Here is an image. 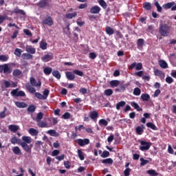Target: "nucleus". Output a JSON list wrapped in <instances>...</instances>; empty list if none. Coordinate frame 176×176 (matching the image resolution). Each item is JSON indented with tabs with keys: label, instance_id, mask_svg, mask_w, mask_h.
Wrapping results in <instances>:
<instances>
[{
	"label": "nucleus",
	"instance_id": "1",
	"mask_svg": "<svg viewBox=\"0 0 176 176\" xmlns=\"http://www.w3.org/2000/svg\"><path fill=\"white\" fill-rule=\"evenodd\" d=\"M171 32V28L167 23H161L159 26V34L161 36H168Z\"/></svg>",
	"mask_w": 176,
	"mask_h": 176
},
{
	"label": "nucleus",
	"instance_id": "2",
	"mask_svg": "<svg viewBox=\"0 0 176 176\" xmlns=\"http://www.w3.org/2000/svg\"><path fill=\"white\" fill-rule=\"evenodd\" d=\"M25 87L30 94H34V97H36V98H38V100H45L43 95L39 92H36V89L31 86L29 82L25 84Z\"/></svg>",
	"mask_w": 176,
	"mask_h": 176
},
{
	"label": "nucleus",
	"instance_id": "3",
	"mask_svg": "<svg viewBox=\"0 0 176 176\" xmlns=\"http://www.w3.org/2000/svg\"><path fill=\"white\" fill-rule=\"evenodd\" d=\"M5 74L6 75H8L9 74H12V68L9 67L8 64H3L0 65V74Z\"/></svg>",
	"mask_w": 176,
	"mask_h": 176
},
{
	"label": "nucleus",
	"instance_id": "4",
	"mask_svg": "<svg viewBox=\"0 0 176 176\" xmlns=\"http://www.w3.org/2000/svg\"><path fill=\"white\" fill-rule=\"evenodd\" d=\"M140 145H142V146L140 147V151H149V148H151V146H152V143L149 142H146L144 140H140Z\"/></svg>",
	"mask_w": 176,
	"mask_h": 176
},
{
	"label": "nucleus",
	"instance_id": "5",
	"mask_svg": "<svg viewBox=\"0 0 176 176\" xmlns=\"http://www.w3.org/2000/svg\"><path fill=\"white\" fill-rule=\"evenodd\" d=\"M20 145L22 149H23L25 152H27V153H31L32 147L34 146V145L30 143H20Z\"/></svg>",
	"mask_w": 176,
	"mask_h": 176
},
{
	"label": "nucleus",
	"instance_id": "6",
	"mask_svg": "<svg viewBox=\"0 0 176 176\" xmlns=\"http://www.w3.org/2000/svg\"><path fill=\"white\" fill-rule=\"evenodd\" d=\"M10 94L13 97H25V92H24L23 91H19V88L13 89L10 92Z\"/></svg>",
	"mask_w": 176,
	"mask_h": 176
},
{
	"label": "nucleus",
	"instance_id": "7",
	"mask_svg": "<svg viewBox=\"0 0 176 176\" xmlns=\"http://www.w3.org/2000/svg\"><path fill=\"white\" fill-rule=\"evenodd\" d=\"M30 86L32 87H41L42 86V82L41 80H38L36 82V80L35 79L34 77H30Z\"/></svg>",
	"mask_w": 176,
	"mask_h": 176
},
{
	"label": "nucleus",
	"instance_id": "8",
	"mask_svg": "<svg viewBox=\"0 0 176 176\" xmlns=\"http://www.w3.org/2000/svg\"><path fill=\"white\" fill-rule=\"evenodd\" d=\"M135 68L136 71H141L142 69V63L137 62H133L131 65L129 67V69H134Z\"/></svg>",
	"mask_w": 176,
	"mask_h": 176
},
{
	"label": "nucleus",
	"instance_id": "9",
	"mask_svg": "<svg viewBox=\"0 0 176 176\" xmlns=\"http://www.w3.org/2000/svg\"><path fill=\"white\" fill-rule=\"evenodd\" d=\"M76 142H77L78 145L79 146H85V145H89L90 144V140L85 138V139H77L76 140Z\"/></svg>",
	"mask_w": 176,
	"mask_h": 176
},
{
	"label": "nucleus",
	"instance_id": "10",
	"mask_svg": "<svg viewBox=\"0 0 176 176\" xmlns=\"http://www.w3.org/2000/svg\"><path fill=\"white\" fill-rule=\"evenodd\" d=\"M36 6L40 9L46 8V6H49V0H40Z\"/></svg>",
	"mask_w": 176,
	"mask_h": 176
},
{
	"label": "nucleus",
	"instance_id": "11",
	"mask_svg": "<svg viewBox=\"0 0 176 176\" xmlns=\"http://www.w3.org/2000/svg\"><path fill=\"white\" fill-rule=\"evenodd\" d=\"M42 23L45 25H48L49 27H52V25H53V24H54L53 19L52 18V16H48V17L45 18L42 21Z\"/></svg>",
	"mask_w": 176,
	"mask_h": 176
},
{
	"label": "nucleus",
	"instance_id": "12",
	"mask_svg": "<svg viewBox=\"0 0 176 176\" xmlns=\"http://www.w3.org/2000/svg\"><path fill=\"white\" fill-rule=\"evenodd\" d=\"M89 12L91 14H98L101 12V8L98 6H94L90 8Z\"/></svg>",
	"mask_w": 176,
	"mask_h": 176
},
{
	"label": "nucleus",
	"instance_id": "13",
	"mask_svg": "<svg viewBox=\"0 0 176 176\" xmlns=\"http://www.w3.org/2000/svg\"><path fill=\"white\" fill-rule=\"evenodd\" d=\"M41 60L44 63H49V61H50L51 60H53V54L50 53V54L44 55L43 57H41Z\"/></svg>",
	"mask_w": 176,
	"mask_h": 176
},
{
	"label": "nucleus",
	"instance_id": "14",
	"mask_svg": "<svg viewBox=\"0 0 176 176\" xmlns=\"http://www.w3.org/2000/svg\"><path fill=\"white\" fill-rule=\"evenodd\" d=\"M144 130H145V126L141 124L135 128V133L138 135H142L144 134Z\"/></svg>",
	"mask_w": 176,
	"mask_h": 176
},
{
	"label": "nucleus",
	"instance_id": "15",
	"mask_svg": "<svg viewBox=\"0 0 176 176\" xmlns=\"http://www.w3.org/2000/svg\"><path fill=\"white\" fill-rule=\"evenodd\" d=\"M25 52L29 54H35L36 53V50L32 47V45H26Z\"/></svg>",
	"mask_w": 176,
	"mask_h": 176
},
{
	"label": "nucleus",
	"instance_id": "16",
	"mask_svg": "<svg viewBox=\"0 0 176 176\" xmlns=\"http://www.w3.org/2000/svg\"><path fill=\"white\" fill-rule=\"evenodd\" d=\"M22 141L21 144H31L32 142V138L30 136L24 135L22 137Z\"/></svg>",
	"mask_w": 176,
	"mask_h": 176
},
{
	"label": "nucleus",
	"instance_id": "17",
	"mask_svg": "<svg viewBox=\"0 0 176 176\" xmlns=\"http://www.w3.org/2000/svg\"><path fill=\"white\" fill-rule=\"evenodd\" d=\"M8 129L12 133H16L17 131L20 129V126L19 125L10 124L8 126Z\"/></svg>",
	"mask_w": 176,
	"mask_h": 176
},
{
	"label": "nucleus",
	"instance_id": "18",
	"mask_svg": "<svg viewBox=\"0 0 176 176\" xmlns=\"http://www.w3.org/2000/svg\"><path fill=\"white\" fill-rule=\"evenodd\" d=\"M15 105L17 107V108H27L28 107V104L25 103V102H15Z\"/></svg>",
	"mask_w": 176,
	"mask_h": 176
},
{
	"label": "nucleus",
	"instance_id": "19",
	"mask_svg": "<svg viewBox=\"0 0 176 176\" xmlns=\"http://www.w3.org/2000/svg\"><path fill=\"white\" fill-rule=\"evenodd\" d=\"M89 118L92 119V120H96L98 118V111H93L89 113Z\"/></svg>",
	"mask_w": 176,
	"mask_h": 176
},
{
	"label": "nucleus",
	"instance_id": "20",
	"mask_svg": "<svg viewBox=\"0 0 176 176\" xmlns=\"http://www.w3.org/2000/svg\"><path fill=\"white\" fill-rule=\"evenodd\" d=\"M37 125L38 126V127H41V129L50 127V126H49L47 123L45 121H38L37 122Z\"/></svg>",
	"mask_w": 176,
	"mask_h": 176
},
{
	"label": "nucleus",
	"instance_id": "21",
	"mask_svg": "<svg viewBox=\"0 0 176 176\" xmlns=\"http://www.w3.org/2000/svg\"><path fill=\"white\" fill-rule=\"evenodd\" d=\"M131 107H133L138 112H141L142 111V108L140 107V105L135 102H131Z\"/></svg>",
	"mask_w": 176,
	"mask_h": 176
},
{
	"label": "nucleus",
	"instance_id": "22",
	"mask_svg": "<svg viewBox=\"0 0 176 176\" xmlns=\"http://www.w3.org/2000/svg\"><path fill=\"white\" fill-rule=\"evenodd\" d=\"M10 142L11 144H13V145H16V144H18V145H20V144H21V140L16 138V136H14L11 138Z\"/></svg>",
	"mask_w": 176,
	"mask_h": 176
},
{
	"label": "nucleus",
	"instance_id": "23",
	"mask_svg": "<svg viewBox=\"0 0 176 176\" xmlns=\"http://www.w3.org/2000/svg\"><path fill=\"white\" fill-rule=\"evenodd\" d=\"M144 43H145V41L144 40V38L138 39V41H137L138 49H141V47H143Z\"/></svg>",
	"mask_w": 176,
	"mask_h": 176
},
{
	"label": "nucleus",
	"instance_id": "24",
	"mask_svg": "<svg viewBox=\"0 0 176 176\" xmlns=\"http://www.w3.org/2000/svg\"><path fill=\"white\" fill-rule=\"evenodd\" d=\"M65 75L68 80H74V79H75V75L71 72H67Z\"/></svg>",
	"mask_w": 176,
	"mask_h": 176
},
{
	"label": "nucleus",
	"instance_id": "25",
	"mask_svg": "<svg viewBox=\"0 0 176 176\" xmlns=\"http://www.w3.org/2000/svg\"><path fill=\"white\" fill-rule=\"evenodd\" d=\"M33 57L34 56L31 54L23 53L22 54V58L23 60H32Z\"/></svg>",
	"mask_w": 176,
	"mask_h": 176
},
{
	"label": "nucleus",
	"instance_id": "26",
	"mask_svg": "<svg viewBox=\"0 0 176 176\" xmlns=\"http://www.w3.org/2000/svg\"><path fill=\"white\" fill-rule=\"evenodd\" d=\"M154 74L155 75V76H159V78H164V73H163V72H162V70H159V69H155L154 71Z\"/></svg>",
	"mask_w": 176,
	"mask_h": 176
},
{
	"label": "nucleus",
	"instance_id": "27",
	"mask_svg": "<svg viewBox=\"0 0 176 176\" xmlns=\"http://www.w3.org/2000/svg\"><path fill=\"white\" fill-rule=\"evenodd\" d=\"M126 105V102H124V100L118 102L116 104V108L117 109V111H119L120 109V108H123V107H124Z\"/></svg>",
	"mask_w": 176,
	"mask_h": 176
},
{
	"label": "nucleus",
	"instance_id": "28",
	"mask_svg": "<svg viewBox=\"0 0 176 176\" xmlns=\"http://www.w3.org/2000/svg\"><path fill=\"white\" fill-rule=\"evenodd\" d=\"M12 152L14 155H21V150L20 149V147L17 146L12 147Z\"/></svg>",
	"mask_w": 176,
	"mask_h": 176
},
{
	"label": "nucleus",
	"instance_id": "29",
	"mask_svg": "<svg viewBox=\"0 0 176 176\" xmlns=\"http://www.w3.org/2000/svg\"><path fill=\"white\" fill-rule=\"evenodd\" d=\"M160 67L161 68H164L166 69V68H168V65L167 64V62L163 60H161L159 61Z\"/></svg>",
	"mask_w": 176,
	"mask_h": 176
},
{
	"label": "nucleus",
	"instance_id": "30",
	"mask_svg": "<svg viewBox=\"0 0 176 176\" xmlns=\"http://www.w3.org/2000/svg\"><path fill=\"white\" fill-rule=\"evenodd\" d=\"M174 5H175V2L173 1L164 4L163 8L164 9H171Z\"/></svg>",
	"mask_w": 176,
	"mask_h": 176
},
{
	"label": "nucleus",
	"instance_id": "31",
	"mask_svg": "<svg viewBox=\"0 0 176 176\" xmlns=\"http://www.w3.org/2000/svg\"><path fill=\"white\" fill-rule=\"evenodd\" d=\"M78 16V13L76 12H74L73 13H67L65 14L66 19H69L71 20V19H74V17H76Z\"/></svg>",
	"mask_w": 176,
	"mask_h": 176
},
{
	"label": "nucleus",
	"instance_id": "32",
	"mask_svg": "<svg viewBox=\"0 0 176 176\" xmlns=\"http://www.w3.org/2000/svg\"><path fill=\"white\" fill-rule=\"evenodd\" d=\"M140 98L142 100V101H149L151 96L148 94H142Z\"/></svg>",
	"mask_w": 176,
	"mask_h": 176
},
{
	"label": "nucleus",
	"instance_id": "33",
	"mask_svg": "<svg viewBox=\"0 0 176 176\" xmlns=\"http://www.w3.org/2000/svg\"><path fill=\"white\" fill-rule=\"evenodd\" d=\"M103 164H113V160L112 158H107L102 160Z\"/></svg>",
	"mask_w": 176,
	"mask_h": 176
},
{
	"label": "nucleus",
	"instance_id": "34",
	"mask_svg": "<svg viewBox=\"0 0 176 176\" xmlns=\"http://www.w3.org/2000/svg\"><path fill=\"white\" fill-rule=\"evenodd\" d=\"M105 32L107 34V35H113V34L115 33L112 28L109 26L106 27Z\"/></svg>",
	"mask_w": 176,
	"mask_h": 176
},
{
	"label": "nucleus",
	"instance_id": "35",
	"mask_svg": "<svg viewBox=\"0 0 176 176\" xmlns=\"http://www.w3.org/2000/svg\"><path fill=\"white\" fill-rule=\"evenodd\" d=\"M143 8L145 10H151V9H152V4L149 2H145L143 3Z\"/></svg>",
	"mask_w": 176,
	"mask_h": 176
},
{
	"label": "nucleus",
	"instance_id": "36",
	"mask_svg": "<svg viewBox=\"0 0 176 176\" xmlns=\"http://www.w3.org/2000/svg\"><path fill=\"white\" fill-rule=\"evenodd\" d=\"M52 76H54V78H56V79L61 78V74H60V72H58V70H54L52 72Z\"/></svg>",
	"mask_w": 176,
	"mask_h": 176
},
{
	"label": "nucleus",
	"instance_id": "37",
	"mask_svg": "<svg viewBox=\"0 0 176 176\" xmlns=\"http://www.w3.org/2000/svg\"><path fill=\"white\" fill-rule=\"evenodd\" d=\"M146 127L148 129H151V130H157V127H156V125L152 122H147L146 124Z\"/></svg>",
	"mask_w": 176,
	"mask_h": 176
},
{
	"label": "nucleus",
	"instance_id": "38",
	"mask_svg": "<svg viewBox=\"0 0 176 176\" xmlns=\"http://www.w3.org/2000/svg\"><path fill=\"white\" fill-rule=\"evenodd\" d=\"M13 12L15 13V14H22V16H25V12H24V10H20L19 8H15Z\"/></svg>",
	"mask_w": 176,
	"mask_h": 176
},
{
	"label": "nucleus",
	"instance_id": "39",
	"mask_svg": "<svg viewBox=\"0 0 176 176\" xmlns=\"http://www.w3.org/2000/svg\"><path fill=\"white\" fill-rule=\"evenodd\" d=\"M99 126H104V127H107V126H108V121H107V120L105 119H101L99 120Z\"/></svg>",
	"mask_w": 176,
	"mask_h": 176
},
{
	"label": "nucleus",
	"instance_id": "40",
	"mask_svg": "<svg viewBox=\"0 0 176 176\" xmlns=\"http://www.w3.org/2000/svg\"><path fill=\"white\" fill-rule=\"evenodd\" d=\"M42 119H43V113L39 112L38 113H37L35 120L38 123V122H41Z\"/></svg>",
	"mask_w": 176,
	"mask_h": 176
},
{
	"label": "nucleus",
	"instance_id": "41",
	"mask_svg": "<svg viewBox=\"0 0 176 176\" xmlns=\"http://www.w3.org/2000/svg\"><path fill=\"white\" fill-rule=\"evenodd\" d=\"M146 173H147V174H148V175H151V176H157V175H159V173L153 169L148 170L146 171Z\"/></svg>",
	"mask_w": 176,
	"mask_h": 176
},
{
	"label": "nucleus",
	"instance_id": "42",
	"mask_svg": "<svg viewBox=\"0 0 176 176\" xmlns=\"http://www.w3.org/2000/svg\"><path fill=\"white\" fill-rule=\"evenodd\" d=\"M104 96L109 97L113 94V91L111 89H107L104 90Z\"/></svg>",
	"mask_w": 176,
	"mask_h": 176
},
{
	"label": "nucleus",
	"instance_id": "43",
	"mask_svg": "<svg viewBox=\"0 0 176 176\" xmlns=\"http://www.w3.org/2000/svg\"><path fill=\"white\" fill-rule=\"evenodd\" d=\"M38 131L34 128H30L29 129V133L31 134L32 136L38 135Z\"/></svg>",
	"mask_w": 176,
	"mask_h": 176
},
{
	"label": "nucleus",
	"instance_id": "44",
	"mask_svg": "<svg viewBox=\"0 0 176 176\" xmlns=\"http://www.w3.org/2000/svg\"><path fill=\"white\" fill-rule=\"evenodd\" d=\"M40 47L42 49V50H46V49H47V43L41 41L40 43Z\"/></svg>",
	"mask_w": 176,
	"mask_h": 176
},
{
	"label": "nucleus",
	"instance_id": "45",
	"mask_svg": "<svg viewBox=\"0 0 176 176\" xmlns=\"http://www.w3.org/2000/svg\"><path fill=\"white\" fill-rule=\"evenodd\" d=\"M21 53H23V50L16 48L14 52V54L16 56V57H21Z\"/></svg>",
	"mask_w": 176,
	"mask_h": 176
},
{
	"label": "nucleus",
	"instance_id": "46",
	"mask_svg": "<svg viewBox=\"0 0 176 176\" xmlns=\"http://www.w3.org/2000/svg\"><path fill=\"white\" fill-rule=\"evenodd\" d=\"M53 69H52V67H45L43 69V72L45 74V75H50V74H52Z\"/></svg>",
	"mask_w": 176,
	"mask_h": 176
},
{
	"label": "nucleus",
	"instance_id": "47",
	"mask_svg": "<svg viewBox=\"0 0 176 176\" xmlns=\"http://www.w3.org/2000/svg\"><path fill=\"white\" fill-rule=\"evenodd\" d=\"M21 74H23V72L19 69H14L12 72L13 76H16V77L20 76Z\"/></svg>",
	"mask_w": 176,
	"mask_h": 176
},
{
	"label": "nucleus",
	"instance_id": "48",
	"mask_svg": "<svg viewBox=\"0 0 176 176\" xmlns=\"http://www.w3.org/2000/svg\"><path fill=\"white\" fill-rule=\"evenodd\" d=\"M43 97H44V100H46L47 97H49V94H50V90L45 89L43 92Z\"/></svg>",
	"mask_w": 176,
	"mask_h": 176
},
{
	"label": "nucleus",
	"instance_id": "49",
	"mask_svg": "<svg viewBox=\"0 0 176 176\" xmlns=\"http://www.w3.org/2000/svg\"><path fill=\"white\" fill-rule=\"evenodd\" d=\"M110 85L111 87H118V86H119V80H111L110 82Z\"/></svg>",
	"mask_w": 176,
	"mask_h": 176
},
{
	"label": "nucleus",
	"instance_id": "50",
	"mask_svg": "<svg viewBox=\"0 0 176 176\" xmlns=\"http://www.w3.org/2000/svg\"><path fill=\"white\" fill-rule=\"evenodd\" d=\"M78 156L80 160H85V155H83V151H82V150H78Z\"/></svg>",
	"mask_w": 176,
	"mask_h": 176
},
{
	"label": "nucleus",
	"instance_id": "51",
	"mask_svg": "<svg viewBox=\"0 0 176 176\" xmlns=\"http://www.w3.org/2000/svg\"><path fill=\"white\" fill-rule=\"evenodd\" d=\"M36 110V107H35V105L34 104H30L28 107V112H35Z\"/></svg>",
	"mask_w": 176,
	"mask_h": 176
},
{
	"label": "nucleus",
	"instance_id": "52",
	"mask_svg": "<svg viewBox=\"0 0 176 176\" xmlns=\"http://www.w3.org/2000/svg\"><path fill=\"white\" fill-rule=\"evenodd\" d=\"M71 116H71V113H69V112H66L62 116L61 118L67 120L68 119H71Z\"/></svg>",
	"mask_w": 176,
	"mask_h": 176
},
{
	"label": "nucleus",
	"instance_id": "53",
	"mask_svg": "<svg viewBox=\"0 0 176 176\" xmlns=\"http://www.w3.org/2000/svg\"><path fill=\"white\" fill-rule=\"evenodd\" d=\"M154 5L155 6H156L157 12L161 13V12L163 10V8H162V6H160L159 1H155Z\"/></svg>",
	"mask_w": 176,
	"mask_h": 176
},
{
	"label": "nucleus",
	"instance_id": "54",
	"mask_svg": "<svg viewBox=\"0 0 176 176\" xmlns=\"http://www.w3.org/2000/svg\"><path fill=\"white\" fill-rule=\"evenodd\" d=\"M98 2H99V5H100V6H102V8H103V9H107L108 5L105 2V1L100 0Z\"/></svg>",
	"mask_w": 176,
	"mask_h": 176
},
{
	"label": "nucleus",
	"instance_id": "55",
	"mask_svg": "<svg viewBox=\"0 0 176 176\" xmlns=\"http://www.w3.org/2000/svg\"><path fill=\"white\" fill-rule=\"evenodd\" d=\"M73 74H74V75H78V76H83V72L78 69H74Z\"/></svg>",
	"mask_w": 176,
	"mask_h": 176
},
{
	"label": "nucleus",
	"instance_id": "56",
	"mask_svg": "<svg viewBox=\"0 0 176 176\" xmlns=\"http://www.w3.org/2000/svg\"><path fill=\"white\" fill-rule=\"evenodd\" d=\"M140 94H141V89L138 87H135L133 90V95L140 96Z\"/></svg>",
	"mask_w": 176,
	"mask_h": 176
},
{
	"label": "nucleus",
	"instance_id": "57",
	"mask_svg": "<svg viewBox=\"0 0 176 176\" xmlns=\"http://www.w3.org/2000/svg\"><path fill=\"white\" fill-rule=\"evenodd\" d=\"M140 166H145L146 164H148V163H149V160H145L143 157L140 158Z\"/></svg>",
	"mask_w": 176,
	"mask_h": 176
},
{
	"label": "nucleus",
	"instance_id": "58",
	"mask_svg": "<svg viewBox=\"0 0 176 176\" xmlns=\"http://www.w3.org/2000/svg\"><path fill=\"white\" fill-rule=\"evenodd\" d=\"M6 107H4L3 111L0 112V119H4V118H6Z\"/></svg>",
	"mask_w": 176,
	"mask_h": 176
},
{
	"label": "nucleus",
	"instance_id": "59",
	"mask_svg": "<svg viewBox=\"0 0 176 176\" xmlns=\"http://www.w3.org/2000/svg\"><path fill=\"white\" fill-rule=\"evenodd\" d=\"M166 83L171 85V83H173V82H174V79H173V78H171L170 76H168L166 78Z\"/></svg>",
	"mask_w": 176,
	"mask_h": 176
},
{
	"label": "nucleus",
	"instance_id": "60",
	"mask_svg": "<svg viewBox=\"0 0 176 176\" xmlns=\"http://www.w3.org/2000/svg\"><path fill=\"white\" fill-rule=\"evenodd\" d=\"M23 32L25 35H28V36H32V33L28 29L23 30Z\"/></svg>",
	"mask_w": 176,
	"mask_h": 176
},
{
	"label": "nucleus",
	"instance_id": "61",
	"mask_svg": "<svg viewBox=\"0 0 176 176\" xmlns=\"http://www.w3.org/2000/svg\"><path fill=\"white\" fill-rule=\"evenodd\" d=\"M3 83H4V86H5L6 89H8V87H10V86H11V82L6 80H3Z\"/></svg>",
	"mask_w": 176,
	"mask_h": 176
},
{
	"label": "nucleus",
	"instance_id": "62",
	"mask_svg": "<svg viewBox=\"0 0 176 176\" xmlns=\"http://www.w3.org/2000/svg\"><path fill=\"white\" fill-rule=\"evenodd\" d=\"M109 156V151H104L101 155V157H108Z\"/></svg>",
	"mask_w": 176,
	"mask_h": 176
},
{
	"label": "nucleus",
	"instance_id": "63",
	"mask_svg": "<svg viewBox=\"0 0 176 176\" xmlns=\"http://www.w3.org/2000/svg\"><path fill=\"white\" fill-rule=\"evenodd\" d=\"M131 172V169H130V168H126L124 171V176H129Z\"/></svg>",
	"mask_w": 176,
	"mask_h": 176
},
{
	"label": "nucleus",
	"instance_id": "64",
	"mask_svg": "<svg viewBox=\"0 0 176 176\" xmlns=\"http://www.w3.org/2000/svg\"><path fill=\"white\" fill-rule=\"evenodd\" d=\"M8 58L5 55H0V61L6 62Z\"/></svg>",
	"mask_w": 176,
	"mask_h": 176
}]
</instances>
